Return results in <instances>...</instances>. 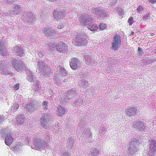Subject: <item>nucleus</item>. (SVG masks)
Instances as JSON below:
<instances>
[{"mask_svg":"<svg viewBox=\"0 0 156 156\" xmlns=\"http://www.w3.org/2000/svg\"><path fill=\"white\" fill-rule=\"evenodd\" d=\"M121 44V37L117 34L114 37L112 43V47L114 50L118 49Z\"/></svg>","mask_w":156,"mask_h":156,"instance_id":"nucleus-1","label":"nucleus"},{"mask_svg":"<svg viewBox=\"0 0 156 156\" xmlns=\"http://www.w3.org/2000/svg\"><path fill=\"white\" fill-rule=\"evenodd\" d=\"M70 66L73 70H78L81 66L80 62L76 58H74L71 59L70 62Z\"/></svg>","mask_w":156,"mask_h":156,"instance_id":"nucleus-2","label":"nucleus"},{"mask_svg":"<svg viewBox=\"0 0 156 156\" xmlns=\"http://www.w3.org/2000/svg\"><path fill=\"white\" fill-rule=\"evenodd\" d=\"M12 66L16 70L19 72L26 68L23 64V62L21 61H17L16 60H13Z\"/></svg>","mask_w":156,"mask_h":156,"instance_id":"nucleus-3","label":"nucleus"},{"mask_svg":"<svg viewBox=\"0 0 156 156\" xmlns=\"http://www.w3.org/2000/svg\"><path fill=\"white\" fill-rule=\"evenodd\" d=\"M137 108L136 106L129 107L126 111V114L129 117L135 115L137 111Z\"/></svg>","mask_w":156,"mask_h":156,"instance_id":"nucleus-4","label":"nucleus"},{"mask_svg":"<svg viewBox=\"0 0 156 156\" xmlns=\"http://www.w3.org/2000/svg\"><path fill=\"white\" fill-rule=\"evenodd\" d=\"M56 49L62 52L66 51L67 49V47L66 44L62 42H60L59 43L56 45Z\"/></svg>","mask_w":156,"mask_h":156,"instance_id":"nucleus-5","label":"nucleus"},{"mask_svg":"<svg viewBox=\"0 0 156 156\" xmlns=\"http://www.w3.org/2000/svg\"><path fill=\"white\" fill-rule=\"evenodd\" d=\"M13 140L12 138V136L10 133H7L6 134V137L5 139V143L7 146H10L13 141Z\"/></svg>","mask_w":156,"mask_h":156,"instance_id":"nucleus-6","label":"nucleus"},{"mask_svg":"<svg viewBox=\"0 0 156 156\" xmlns=\"http://www.w3.org/2000/svg\"><path fill=\"white\" fill-rule=\"evenodd\" d=\"M67 112V110L64 107L60 106L58 109V115L62 117Z\"/></svg>","mask_w":156,"mask_h":156,"instance_id":"nucleus-7","label":"nucleus"},{"mask_svg":"<svg viewBox=\"0 0 156 156\" xmlns=\"http://www.w3.org/2000/svg\"><path fill=\"white\" fill-rule=\"evenodd\" d=\"M150 146V149L151 151L153 152L156 151V141L151 140Z\"/></svg>","mask_w":156,"mask_h":156,"instance_id":"nucleus-8","label":"nucleus"},{"mask_svg":"<svg viewBox=\"0 0 156 156\" xmlns=\"http://www.w3.org/2000/svg\"><path fill=\"white\" fill-rule=\"evenodd\" d=\"M53 15L55 18L56 20H60L62 18L63 13L62 12H58V13L57 14L56 12H54Z\"/></svg>","mask_w":156,"mask_h":156,"instance_id":"nucleus-9","label":"nucleus"},{"mask_svg":"<svg viewBox=\"0 0 156 156\" xmlns=\"http://www.w3.org/2000/svg\"><path fill=\"white\" fill-rule=\"evenodd\" d=\"M88 28L89 30L92 31H96L98 28L97 25L94 24L92 25H89Z\"/></svg>","mask_w":156,"mask_h":156,"instance_id":"nucleus-10","label":"nucleus"},{"mask_svg":"<svg viewBox=\"0 0 156 156\" xmlns=\"http://www.w3.org/2000/svg\"><path fill=\"white\" fill-rule=\"evenodd\" d=\"M50 115L47 113H45L41 118V121L42 123H44L49 119Z\"/></svg>","mask_w":156,"mask_h":156,"instance_id":"nucleus-11","label":"nucleus"},{"mask_svg":"<svg viewBox=\"0 0 156 156\" xmlns=\"http://www.w3.org/2000/svg\"><path fill=\"white\" fill-rule=\"evenodd\" d=\"M100 29L101 30H104L107 27V25L104 23H101L99 25Z\"/></svg>","mask_w":156,"mask_h":156,"instance_id":"nucleus-12","label":"nucleus"},{"mask_svg":"<svg viewBox=\"0 0 156 156\" xmlns=\"http://www.w3.org/2000/svg\"><path fill=\"white\" fill-rule=\"evenodd\" d=\"M136 10L137 12L139 14H140L142 11L144 10V8L142 5H140L138 6Z\"/></svg>","mask_w":156,"mask_h":156,"instance_id":"nucleus-13","label":"nucleus"},{"mask_svg":"<svg viewBox=\"0 0 156 156\" xmlns=\"http://www.w3.org/2000/svg\"><path fill=\"white\" fill-rule=\"evenodd\" d=\"M128 22L129 23L130 25H131L133 23V19L132 17H130L129 18L128 20Z\"/></svg>","mask_w":156,"mask_h":156,"instance_id":"nucleus-14","label":"nucleus"},{"mask_svg":"<svg viewBox=\"0 0 156 156\" xmlns=\"http://www.w3.org/2000/svg\"><path fill=\"white\" fill-rule=\"evenodd\" d=\"M138 53L139 54L141 55H142L144 54L143 51L142 50L141 48H140V47H139L138 48Z\"/></svg>","mask_w":156,"mask_h":156,"instance_id":"nucleus-15","label":"nucleus"},{"mask_svg":"<svg viewBox=\"0 0 156 156\" xmlns=\"http://www.w3.org/2000/svg\"><path fill=\"white\" fill-rule=\"evenodd\" d=\"M46 34L49 36H52V33L51 32V30L50 29H48L46 30Z\"/></svg>","mask_w":156,"mask_h":156,"instance_id":"nucleus-16","label":"nucleus"},{"mask_svg":"<svg viewBox=\"0 0 156 156\" xmlns=\"http://www.w3.org/2000/svg\"><path fill=\"white\" fill-rule=\"evenodd\" d=\"M47 104L48 102H47L46 101L43 102L42 103V106L44 108H47Z\"/></svg>","mask_w":156,"mask_h":156,"instance_id":"nucleus-17","label":"nucleus"},{"mask_svg":"<svg viewBox=\"0 0 156 156\" xmlns=\"http://www.w3.org/2000/svg\"><path fill=\"white\" fill-rule=\"evenodd\" d=\"M14 89L15 90H18L20 88V85L19 84H15L13 87Z\"/></svg>","mask_w":156,"mask_h":156,"instance_id":"nucleus-18","label":"nucleus"},{"mask_svg":"<svg viewBox=\"0 0 156 156\" xmlns=\"http://www.w3.org/2000/svg\"><path fill=\"white\" fill-rule=\"evenodd\" d=\"M64 27V25L62 23H59L58 26V28L59 29H61Z\"/></svg>","mask_w":156,"mask_h":156,"instance_id":"nucleus-19","label":"nucleus"},{"mask_svg":"<svg viewBox=\"0 0 156 156\" xmlns=\"http://www.w3.org/2000/svg\"><path fill=\"white\" fill-rule=\"evenodd\" d=\"M4 46H3V44L1 43H0V51H2L3 50V49L4 48Z\"/></svg>","mask_w":156,"mask_h":156,"instance_id":"nucleus-20","label":"nucleus"},{"mask_svg":"<svg viewBox=\"0 0 156 156\" xmlns=\"http://www.w3.org/2000/svg\"><path fill=\"white\" fill-rule=\"evenodd\" d=\"M149 15H146L144 16L143 17V19L144 20H146L147 19H148L149 17Z\"/></svg>","mask_w":156,"mask_h":156,"instance_id":"nucleus-21","label":"nucleus"},{"mask_svg":"<svg viewBox=\"0 0 156 156\" xmlns=\"http://www.w3.org/2000/svg\"><path fill=\"white\" fill-rule=\"evenodd\" d=\"M81 41L82 39L81 38L79 37L76 38V41L78 43H82Z\"/></svg>","mask_w":156,"mask_h":156,"instance_id":"nucleus-22","label":"nucleus"},{"mask_svg":"<svg viewBox=\"0 0 156 156\" xmlns=\"http://www.w3.org/2000/svg\"><path fill=\"white\" fill-rule=\"evenodd\" d=\"M83 17L82 16L81 17V20L80 19V20H79L80 21V22L81 23H85L86 22V20H83Z\"/></svg>","mask_w":156,"mask_h":156,"instance_id":"nucleus-23","label":"nucleus"},{"mask_svg":"<svg viewBox=\"0 0 156 156\" xmlns=\"http://www.w3.org/2000/svg\"><path fill=\"white\" fill-rule=\"evenodd\" d=\"M15 48L16 50H18L17 52L20 51V47L18 46H16L15 47Z\"/></svg>","mask_w":156,"mask_h":156,"instance_id":"nucleus-24","label":"nucleus"},{"mask_svg":"<svg viewBox=\"0 0 156 156\" xmlns=\"http://www.w3.org/2000/svg\"><path fill=\"white\" fill-rule=\"evenodd\" d=\"M15 107L16 108V110L18 108H19V104H16Z\"/></svg>","mask_w":156,"mask_h":156,"instance_id":"nucleus-25","label":"nucleus"},{"mask_svg":"<svg viewBox=\"0 0 156 156\" xmlns=\"http://www.w3.org/2000/svg\"><path fill=\"white\" fill-rule=\"evenodd\" d=\"M154 33H151V36H154Z\"/></svg>","mask_w":156,"mask_h":156,"instance_id":"nucleus-26","label":"nucleus"},{"mask_svg":"<svg viewBox=\"0 0 156 156\" xmlns=\"http://www.w3.org/2000/svg\"><path fill=\"white\" fill-rule=\"evenodd\" d=\"M121 11L122 12V13H123L124 12V11L122 9H121Z\"/></svg>","mask_w":156,"mask_h":156,"instance_id":"nucleus-27","label":"nucleus"},{"mask_svg":"<svg viewBox=\"0 0 156 156\" xmlns=\"http://www.w3.org/2000/svg\"><path fill=\"white\" fill-rule=\"evenodd\" d=\"M46 29V28H44V30H45Z\"/></svg>","mask_w":156,"mask_h":156,"instance_id":"nucleus-28","label":"nucleus"}]
</instances>
